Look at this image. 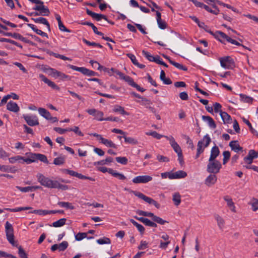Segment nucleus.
I'll use <instances>...</instances> for the list:
<instances>
[{"mask_svg":"<svg viewBox=\"0 0 258 258\" xmlns=\"http://www.w3.org/2000/svg\"><path fill=\"white\" fill-rule=\"evenodd\" d=\"M36 177L38 181L41 185L45 187L48 188H58L63 190L69 189V186L67 185L61 184L58 181L52 180L41 173H38Z\"/></svg>","mask_w":258,"mask_h":258,"instance_id":"f257e3e1","label":"nucleus"},{"mask_svg":"<svg viewBox=\"0 0 258 258\" xmlns=\"http://www.w3.org/2000/svg\"><path fill=\"white\" fill-rule=\"evenodd\" d=\"M36 177L38 181L41 185L45 187L48 188H58L63 190L69 189V186L67 185L61 184L58 181L52 180L41 173H38Z\"/></svg>","mask_w":258,"mask_h":258,"instance_id":"f03ea898","label":"nucleus"},{"mask_svg":"<svg viewBox=\"0 0 258 258\" xmlns=\"http://www.w3.org/2000/svg\"><path fill=\"white\" fill-rule=\"evenodd\" d=\"M222 167L221 164L218 160L209 161L207 165V171L210 173L217 174L219 172Z\"/></svg>","mask_w":258,"mask_h":258,"instance_id":"7ed1b4c3","label":"nucleus"},{"mask_svg":"<svg viewBox=\"0 0 258 258\" xmlns=\"http://www.w3.org/2000/svg\"><path fill=\"white\" fill-rule=\"evenodd\" d=\"M131 192L133 193L135 196L136 197H138L139 198L144 200L147 203L149 204H152L155 206L156 208L157 209H159L160 207V205L159 203H158L156 201L153 200V199L148 197L145 195H144L143 193L137 191H133L131 190Z\"/></svg>","mask_w":258,"mask_h":258,"instance_id":"20e7f679","label":"nucleus"},{"mask_svg":"<svg viewBox=\"0 0 258 258\" xmlns=\"http://www.w3.org/2000/svg\"><path fill=\"white\" fill-rule=\"evenodd\" d=\"M221 66L225 69H232L235 67L234 61L229 56L219 58Z\"/></svg>","mask_w":258,"mask_h":258,"instance_id":"39448f33","label":"nucleus"},{"mask_svg":"<svg viewBox=\"0 0 258 258\" xmlns=\"http://www.w3.org/2000/svg\"><path fill=\"white\" fill-rule=\"evenodd\" d=\"M5 229H6V233L7 239L8 241L12 244L13 246L15 245V241H14V229L12 226V225L9 223L8 221H7L5 224Z\"/></svg>","mask_w":258,"mask_h":258,"instance_id":"423d86ee","label":"nucleus"},{"mask_svg":"<svg viewBox=\"0 0 258 258\" xmlns=\"http://www.w3.org/2000/svg\"><path fill=\"white\" fill-rule=\"evenodd\" d=\"M211 142V139L208 135H205L203 140H200L198 143L197 151L199 153H202L205 148L207 147Z\"/></svg>","mask_w":258,"mask_h":258,"instance_id":"0eeeda50","label":"nucleus"},{"mask_svg":"<svg viewBox=\"0 0 258 258\" xmlns=\"http://www.w3.org/2000/svg\"><path fill=\"white\" fill-rule=\"evenodd\" d=\"M23 117L29 126H34L39 124L38 118L36 115L23 114Z\"/></svg>","mask_w":258,"mask_h":258,"instance_id":"6e6552de","label":"nucleus"},{"mask_svg":"<svg viewBox=\"0 0 258 258\" xmlns=\"http://www.w3.org/2000/svg\"><path fill=\"white\" fill-rule=\"evenodd\" d=\"M86 111L90 114L95 116V119L99 121L105 120L103 118L104 113L102 111L97 110L96 109H89Z\"/></svg>","mask_w":258,"mask_h":258,"instance_id":"1a4fd4ad","label":"nucleus"},{"mask_svg":"<svg viewBox=\"0 0 258 258\" xmlns=\"http://www.w3.org/2000/svg\"><path fill=\"white\" fill-rule=\"evenodd\" d=\"M152 176L149 175H140L138 176L133 179L134 183H146L152 180Z\"/></svg>","mask_w":258,"mask_h":258,"instance_id":"9d476101","label":"nucleus"},{"mask_svg":"<svg viewBox=\"0 0 258 258\" xmlns=\"http://www.w3.org/2000/svg\"><path fill=\"white\" fill-rule=\"evenodd\" d=\"M165 138L170 142L171 146L173 149L174 151L177 153L179 154L182 152V150L179 145L175 141V139L172 136H164Z\"/></svg>","mask_w":258,"mask_h":258,"instance_id":"9b49d317","label":"nucleus"},{"mask_svg":"<svg viewBox=\"0 0 258 258\" xmlns=\"http://www.w3.org/2000/svg\"><path fill=\"white\" fill-rule=\"evenodd\" d=\"M136 102L143 106H145L146 108H149L152 112H155V109L151 106L152 102L151 100L147 99L146 98L142 97L141 100H137Z\"/></svg>","mask_w":258,"mask_h":258,"instance_id":"f8f14e48","label":"nucleus"},{"mask_svg":"<svg viewBox=\"0 0 258 258\" xmlns=\"http://www.w3.org/2000/svg\"><path fill=\"white\" fill-rule=\"evenodd\" d=\"M86 13L88 15L92 17L97 21H100L101 19H103L105 21H108L107 17L105 15L95 13L90 11L88 9H86Z\"/></svg>","mask_w":258,"mask_h":258,"instance_id":"ddd939ff","label":"nucleus"},{"mask_svg":"<svg viewBox=\"0 0 258 258\" xmlns=\"http://www.w3.org/2000/svg\"><path fill=\"white\" fill-rule=\"evenodd\" d=\"M39 78L43 81L45 83L47 84L49 87L53 89L59 90V87L56 85L53 82L48 79L44 75L39 74Z\"/></svg>","mask_w":258,"mask_h":258,"instance_id":"4468645a","label":"nucleus"},{"mask_svg":"<svg viewBox=\"0 0 258 258\" xmlns=\"http://www.w3.org/2000/svg\"><path fill=\"white\" fill-rule=\"evenodd\" d=\"M217 177L215 174L211 173L205 179V184L210 186L214 185L217 181Z\"/></svg>","mask_w":258,"mask_h":258,"instance_id":"2eb2a0df","label":"nucleus"},{"mask_svg":"<svg viewBox=\"0 0 258 258\" xmlns=\"http://www.w3.org/2000/svg\"><path fill=\"white\" fill-rule=\"evenodd\" d=\"M229 146L231 150L235 152L238 153L239 152L243 151V148L239 145L238 141H231L229 143Z\"/></svg>","mask_w":258,"mask_h":258,"instance_id":"dca6fc26","label":"nucleus"},{"mask_svg":"<svg viewBox=\"0 0 258 258\" xmlns=\"http://www.w3.org/2000/svg\"><path fill=\"white\" fill-rule=\"evenodd\" d=\"M33 10L40 11V13L42 14L41 16H48L50 14L48 8L45 6H35L33 8Z\"/></svg>","mask_w":258,"mask_h":258,"instance_id":"f3484780","label":"nucleus"},{"mask_svg":"<svg viewBox=\"0 0 258 258\" xmlns=\"http://www.w3.org/2000/svg\"><path fill=\"white\" fill-rule=\"evenodd\" d=\"M156 16H157V22L158 25V27L161 29H165L167 28V24L165 21H163L161 19V14L158 12L156 11Z\"/></svg>","mask_w":258,"mask_h":258,"instance_id":"a211bd4d","label":"nucleus"},{"mask_svg":"<svg viewBox=\"0 0 258 258\" xmlns=\"http://www.w3.org/2000/svg\"><path fill=\"white\" fill-rule=\"evenodd\" d=\"M220 150L217 146H214L212 147L211 151V155L209 159V161L215 160L216 158L219 155Z\"/></svg>","mask_w":258,"mask_h":258,"instance_id":"6ab92c4d","label":"nucleus"},{"mask_svg":"<svg viewBox=\"0 0 258 258\" xmlns=\"http://www.w3.org/2000/svg\"><path fill=\"white\" fill-rule=\"evenodd\" d=\"M187 176L186 172L182 170H178L175 172H172V174L170 177V179H179L184 178Z\"/></svg>","mask_w":258,"mask_h":258,"instance_id":"aec40b11","label":"nucleus"},{"mask_svg":"<svg viewBox=\"0 0 258 258\" xmlns=\"http://www.w3.org/2000/svg\"><path fill=\"white\" fill-rule=\"evenodd\" d=\"M31 20L36 23L42 24L46 26L49 31H50V24L46 19L43 17H39L37 18H32Z\"/></svg>","mask_w":258,"mask_h":258,"instance_id":"412c9836","label":"nucleus"},{"mask_svg":"<svg viewBox=\"0 0 258 258\" xmlns=\"http://www.w3.org/2000/svg\"><path fill=\"white\" fill-rule=\"evenodd\" d=\"M7 109L14 112H18L20 110V108L18 104L12 101L8 102L7 105Z\"/></svg>","mask_w":258,"mask_h":258,"instance_id":"4be33fe9","label":"nucleus"},{"mask_svg":"<svg viewBox=\"0 0 258 258\" xmlns=\"http://www.w3.org/2000/svg\"><path fill=\"white\" fill-rule=\"evenodd\" d=\"M214 37L218 39L220 42H221L222 43H224L222 39L226 40L227 41L228 39L229 38V37L226 34L221 31H217L215 33Z\"/></svg>","mask_w":258,"mask_h":258,"instance_id":"5701e85b","label":"nucleus"},{"mask_svg":"<svg viewBox=\"0 0 258 258\" xmlns=\"http://www.w3.org/2000/svg\"><path fill=\"white\" fill-rule=\"evenodd\" d=\"M215 219L216 220L217 225L220 229H222L224 226L225 220L219 214H215L214 215Z\"/></svg>","mask_w":258,"mask_h":258,"instance_id":"b1692460","label":"nucleus"},{"mask_svg":"<svg viewBox=\"0 0 258 258\" xmlns=\"http://www.w3.org/2000/svg\"><path fill=\"white\" fill-rule=\"evenodd\" d=\"M220 115L224 123H230L231 122L232 118L227 112L220 111Z\"/></svg>","mask_w":258,"mask_h":258,"instance_id":"393cba45","label":"nucleus"},{"mask_svg":"<svg viewBox=\"0 0 258 258\" xmlns=\"http://www.w3.org/2000/svg\"><path fill=\"white\" fill-rule=\"evenodd\" d=\"M37 153H29L28 158H24V162L26 163L27 164H30L31 163L34 162L37 160Z\"/></svg>","mask_w":258,"mask_h":258,"instance_id":"a878e982","label":"nucleus"},{"mask_svg":"<svg viewBox=\"0 0 258 258\" xmlns=\"http://www.w3.org/2000/svg\"><path fill=\"white\" fill-rule=\"evenodd\" d=\"M202 117L204 120L208 122L209 126L211 128L215 129L216 127V124L211 117L209 116L203 115Z\"/></svg>","mask_w":258,"mask_h":258,"instance_id":"bb28decb","label":"nucleus"},{"mask_svg":"<svg viewBox=\"0 0 258 258\" xmlns=\"http://www.w3.org/2000/svg\"><path fill=\"white\" fill-rule=\"evenodd\" d=\"M165 57L167 59H168V60H169V62H170L171 64H172L173 66H174L175 67H176V68H177V69H179V70H183V71H187V68H186V67H185V66H183L182 64H180V63H178V62H175V61H173V60H171V59H170L169 58V57H168V56H165Z\"/></svg>","mask_w":258,"mask_h":258,"instance_id":"cd10ccee","label":"nucleus"},{"mask_svg":"<svg viewBox=\"0 0 258 258\" xmlns=\"http://www.w3.org/2000/svg\"><path fill=\"white\" fill-rule=\"evenodd\" d=\"M81 24L83 25H88V26L91 27V28H92L94 32L96 34L99 35V36L103 35V33H102L101 32L98 31L97 27L93 23L89 22L86 21V22L82 23Z\"/></svg>","mask_w":258,"mask_h":258,"instance_id":"c85d7f7f","label":"nucleus"},{"mask_svg":"<svg viewBox=\"0 0 258 258\" xmlns=\"http://www.w3.org/2000/svg\"><path fill=\"white\" fill-rule=\"evenodd\" d=\"M38 111L39 112V113L42 116H43L47 120L49 119L51 114L47 110H46L45 108L40 107L38 109Z\"/></svg>","mask_w":258,"mask_h":258,"instance_id":"c756f323","label":"nucleus"},{"mask_svg":"<svg viewBox=\"0 0 258 258\" xmlns=\"http://www.w3.org/2000/svg\"><path fill=\"white\" fill-rule=\"evenodd\" d=\"M242 121L246 125H247V126H248L249 129L250 131L251 132V133L252 134L255 135L257 137H258V133H257V132L254 128H253V127H252L251 124L250 123V122L247 119L245 118L244 117H242Z\"/></svg>","mask_w":258,"mask_h":258,"instance_id":"7c9ffc66","label":"nucleus"},{"mask_svg":"<svg viewBox=\"0 0 258 258\" xmlns=\"http://www.w3.org/2000/svg\"><path fill=\"white\" fill-rule=\"evenodd\" d=\"M160 79L163 81V83L166 85H170L172 83V81L169 78H166L165 73L163 70L161 71Z\"/></svg>","mask_w":258,"mask_h":258,"instance_id":"2f4dec72","label":"nucleus"},{"mask_svg":"<svg viewBox=\"0 0 258 258\" xmlns=\"http://www.w3.org/2000/svg\"><path fill=\"white\" fill-rule=\"evenodd\" d=\"M100 143L104 144L105 146H106L107 147L113 148L114 149L117 148L116 145L114 143H113L111 140H109L105 139L104 138L102 140V141H101Z\"/></svg>","mask_w":258,"mask_h":258,"instance_id":"473e14b6","label":"nucleus"},{"mask_svg":"<svg viewBox=\"0 0 258 258\" xmlns=\"http://www.w3.org/2000/svg\"><path fill=\"white\" fill-rule=\"evenodd\" d=\"M130 221L137 228L138 230L141 234H144L145 232V228L142 225L139 224L138 222L132 219H130Z\"/></svg>","mask_w":258,"mask_h":258,"instance_id":"72a5a7b5","label":"nucleus"},{"mask_svg":"<svg viewBox=\"0 0 258 258\" xmlns=\"http://www.w3.org/2000/svg\"><path fill=\"white\" fill-rule=\"evenodd\" d=\"M24 157H22L19 155H17L15 157H11V158H9V162L11 163H15L16 162H19L20 163H24Z\"/></svg>","mask_w":258,"mask_h":258,"instance_id":"f704fd0d","label":"nucleus"},{"mask_svg":"<svg viewBox=\"0 0 258 258\" xmlns=\"http://www.w3.org/2000/svg\"><path fill=\"white\" fill-rule=\"evenodd\" d=\"M57 204L60 207L65 208L67 209L74 210L75 209V207L72 205V204L69 202H59Z\"/></svg>","mask_w":258,"mask_h":258,"instance_id":"c9c22d12","label":"nucleus"},{"mask_svg":"<svg viewBox=\"0 0 258 258\" xmlns=\"http://www.w3.org/2000/svg\"><path fill=\"white\" fill-rule=\"evenodd\" d=\"M113 161V158L111 157H107L105 160H100L98 162H94V165H103L107 164L108 163H111Z\"/></svg>","mask_w":258,"mask_h":258,"instance_id":"e433bc0d","label":"nucleus"},{"mask_svg":"<svg viewBox=\"0 0 258 258\" xmlns=\"http://www.w3.org/2000/svg\"><path fill=\"white\" fill-rule=\"evenodd\" d=\"M113 110L115 112H118L122 115H129V113L125 111L123 107L119 105H115Z\"/></svg>","mask_w":258,"mask_h":258,"instance_id":"4c0bfd02","label":"nucleus"},{"mask_svg":"<svg viewBox=\"0 0 258 258\" xmlns=\"http://www.w3.org/2000/svg\"><path fill=\"white\" fill-rule=\"evenodd\" d=\"M32 208L31 207H18L17 208L11 209V208H5V210L8 211L12 212H20L22 211L32 209Z\"/></svg>","mask_w":258,"mask_h":258,"instance_id":"58836bf2","label":"nucleus"},{"mask_svg":"<svg viewBox=\"0 0 258 258\" xmlns=\"http://www.w3.org/2000/svg\"><path fill=\"white\" fill-rule=\"evenodd\" d=\"M172 200L176 206H178L181 203V196L179 192H175L173 195Z\"/></svg>","mask_w":258,"mask_h":258,"instance_id":"ea45409f","label":"nucleus"},{"mask_svg":"<svg viewBox=\"0 0 258 258\" xmlns=\"http://www.w3.org/2000/svg\"><path fill=\"white\" fill-rule=\"evenodd\" d=\"M134 218L140 221V222H142L143 224H144L146 226H151L152 221L148 219V218H144V217H139L137 216H135Z\"/></svg>","mask_w":258,"mask_h":258,"instance_id":"a19ab883","label":"nucleus"},{"mask_svg":"<svg viewBox=\"0 0 258 258\" xmlns=\"http://www.w3.org/2000/svg\"><path fill=\"white\" fill-rule=\"evenodd\" d=\"M66 158L64 156H60L56 158L53 160V164L56 165H61L64 163Z\"/></svg>","mask_w":258,"mask_h":258,"instance_id":"79ce46f5","label":"nucleus"},{"mask_svg":"<svg viewBox=\"0 0 258 258\" xmlns=\"http://www.w3.org/2000/svg\"><path fill=\"white\" fill-rule=\"evenodd\" d=\"M123 138L124 139V141L126 143L132 145H137L138 144V141L135 138L126 137V135H124Z\"/></svg>","mask_w":258,"mask_h":258,"instance_id":"37998d69","label":"nucleus"},{"mask_svg":"<svg viewBox=\"0 0 258 258\" xmlns=\"http://www.w3.org/2000/svg\"><path fill=\"white\" fill-rule=\"evenodd\" d=\"M0 41L8 42L10 43V44H13L21 48H22V46L20 44L12 39H7L5 38H0Z\"/></svg>","mask_w":258,"mask_h":258,"instance_id":"c03bdc74","label":"nucleus"},{"mask_svg":"<svg viewBox=\"0 0 258 258\" xmlns=\"http://www.w3.org/2000/svg\"><path fill=\"white\" fill-rule=\"evenodd\" d=\"M67 219L66 218L60 219L52 223V226L54 227H59L64 225Z\"/></svg>","mask_w":258,"mask_h":258,"instance_id":"a18cd8bd","label":"nucleus"},{"mask_svg":"<svg viewBox=\"0 0 258 258\" xmlns=\"http://www.w3.org/2000/svg\"><path fill=\"white\" fill-rule=\"evenodd\" d=\"M249 204L251 205L252 209L253 211H256L258 210V199L253 198L251 200V202Z\"/></svg>","mask_w":258,"mask_h":258,"instance_id":"49530a36","label":"nucleus"},{"mask_svg":"<svg viewBox=\"0 0 258 258\" xmlns=\"http://www.w3.org/2000/svg\"><path fill=\"white\" fill-rule=\"evenodd\" d=\"M239 96H240L241 100L244 102L251 103L253 100L252 98H251L249 96H246V95H244L243 94H240L239 95Z\"/></svg>","mask_w":258,"mask_h":258,"instance_id":"de8ad7c7","label":"nucleus"},{"mask_svg":"<svg viewBox=\"0 0 258 258\" xmlns=\"http://www.w3.org/2000/svg\"><path fill=\"white\" fill-rule=\"evenodd\" d=\"M223 164H226L230 158V153L228 151H225L223 152Z\"/></svg>","mask_w":258,"mask_h":258,"instance_id":"09e8293b","label":"nucleus"},{"mask_svg":"<svg viewBox=\"0 0 258 258\" xmlns=\"http://www.w3.org/2000/svg\"><path fill=\"white\" fill-rule=\"evenodd\" d=\"M146 134L148 136H151L153 137H154L157 139H160L162 137L165 138V137H164L165 136L160 135V134H158L157 132H156V131L147 132L146 133Z\"/></svg>","mask_w":258,"mask_h":258,"instance_id":"8fccbe9b","label":"nucleus"},{"mask_svg":"<svg viewBox=\"0 0 258 258\" xmlns=\"http://www.w3.org/2000/svg\"><path fill=\"white\" fill-rule=\"evenodd\" d=\"M29 213H34L39 215H46L49 214V210H34L30 212Z\"/></svg>","mask_w":258,"mask_h":258,"instance_id":"3c124183","label":"nucleus"},{"mask_svg":"<svg viewBox=\"0 0 258 258\" xmlns=\"http://www.w3.org/2000/svg\"><path fill=\"white\" fill-rule=\"evenodd\" d=\"M64 171H66V173H67L68 174L71 176L77 177L79 179L81 178L82 174L81 173H79L75 171L70 169H65Z\"/></svg>","mask_w":258,"mask_h":258,"instance_id":"603ef678","label":"nucleus"},{"mask_svg":"<svg viewBox=\"0 0 258 258\" xmlns=\"http://www.w3.org/2000/svg\"><path fill=\"white\" fill-rule=\"evenodd\" d=\"M96 242L99 244H110L111 240L110 239L106 237H104L102 238H100L97 240Z\"/></svg>","mask_w":258,"mask_h":258,"instance_id":"864d4df0","label":"nucleus"},{"mask_svg":"<svg viewBox=\"0 0 258 258\" xmlns=\"http://www.w3.org/2000/svg\"><path fill=\"white\" fill-rule=\"evenodd\" d=\"M142 54L149 61L154 62L155 56H153L149 52L144 50H142Z\"/></svg>","mask_w":258,"mask_h":258,"instance_id":"5fc2aeb1","label":"nucleus"},{"mask_svg":"<svg viewBox=\"0 0 258 258\" xmlns=\"http://www.w3.org/2000/svg\"><path fill=\"white\" fill-rule=\"evenodd\" d=\"M57 78H58L59 79H61L62 81H67V80H71V77L65 74H64L61 72H59V73H57Z\"/></svg>","mask_w":258,"mask_h":258,"instance_id":"6e6d98bb","label":"nucleus"},{"mask_svg":"<svg viewBox=\"0 0 258 258\" xmlns=\"http://www.w3.org/2000/svg\"><path fill=\"white\" fill-rule=\"evenodd\" d=\"M115 160L118 163L122 165H126L128 162V159L125 157H117Z\"/></svg>","mask_w":258,"mask_h":258,"instance_id":"4d7b16f0","label":"nucleus"},{"mask_svg":"<svg viewBox=\"0 0 258 258\" xmlns=\"http://www.w3.org/2000/svg\"><path fill=\"white\" fill-rule=\"evenodd\" d=\"M97 170L99 171H101L103 173L108 172L111 175L112 172H113V169L111 168H107L104 166H100L97 167Z\"/></svg>","mask_w":258,"mask_h":258,"instance_id":"13d9d810","label":"nucleus"},{"mask_svg":"<svg viewBox=\"0 0 258 258\" xmlns=\"http://www.w3.org/2000/svg\"><path fill=\"white\" fill-rule=\"evenodd\" d=\"M53 130L59 134H63L66 132H71V128H62L59 127H55Z\"/></svg>","mask_w":258,"mask_h":258,"instance_id":"bf43d9fd","label":"nucleus"},{"mask_svg":"<svg viewBox=\"0 0 258 258\" xmlns=\"http://www.w3.org/2000/svg\"><path fill=\"white\" fill-rule=\"evenodd\" d=\"M87 236V233L79 232L75 235V239L77 241H81Z\"/></svg>","mask_w":258,"mask_h":258,"instance_id":"052dcab7","label":"nucleus"},{"mask_svg":"<svg viewBox=\"0 0 258 258\" xmlns=\"http://www.w3.org/2000/svg\"><path fill=\"white\" fill-rule=\"evenodd\" d=\"M111 175L115 177L118 178L120 180H124L126 179V177L122 173L117 172L115 170H113Z\"/></svg>","mask_w":258,"mask_h":258,"instance_id":"680f3d73","label":"nucleus"},{"mask_svg":"<svg viewBox=\"0 0 258 258\" xmlns=\"http://www.w3.org/2000/svg\"><path fill=\"white\" fill-rule=\"evenodd\" d=\"M68 242L66 241H63L60 244H58L59 251H64L68 246Z\"/></svg>","mask_w":258,"mask_h":258,"instance_id":"e2e57ef3","label":"nucleus"},{"mask_svg":"<svg viewBox=\"0 0 258 258\" xmlns=\"http://www.w3.org/2000/svg\"><path fill=\"white\" fill-rule=\"evenodd\" d=\"M37 160H40L45 163H48V161L46 156L43 154L37 153Z\"/></svg>","mask_w":258,"mask_h":258,"instance_id":"0e129e2a","label":"nucleus"},{"mask_svg":"<svg viewBox=\"0 0 258 258\" xmlns=\"http://www.w3.org/2000/svg\"><path fill=\"white\" fill-rule=\"evenodd\" d=\"M153 221L161 225H164L166 223H168V221L162 219L161 218L155 215Z\"/></svg>","mask_w":258,"mask_h":258,"instance_id":"69168bd1","label":"nucleus"},{"mask_svg":"<svg viewBox=\"0 0 258 258\" xmlns=\"http://www.w3.org/2000/svg\"><path fill=\"white\" fill-rule=\"evenodd\" d=\"M248 156L253 159L258 158V152L254 150H250L248 153Z\"/></svg>","mask_w":258,"mask_h":258,"instance_id":"338daca9","label":"nucleus"},{"mask_svg":"<svg viewBox=\"0 0 258 258\" xmlns=\"http://www.w3.org/2000/svg\"><path fill=\"white\" fill-rule=\"evenodd\" d=\"M18 253L21 258H28L27 254L21 246L18 247Z\"/></svg>","mask_w":258,"mask_h":258,"instance_id":"774afa93","label":"nucleus"}]
</instances>
